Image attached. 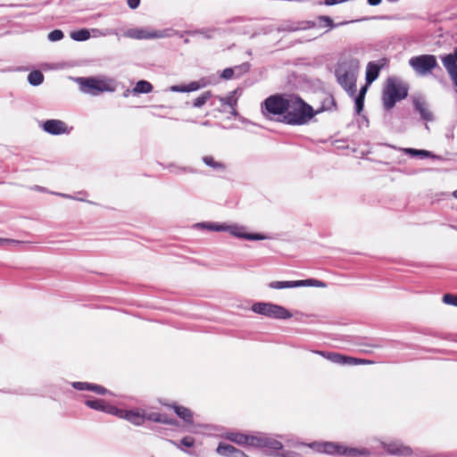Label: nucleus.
<instances>
[{
  "instance_id": "1",
  "label": "nucleus",
  "mask_w": 457,
  "mask_h": 457,
  "mask_svg": "<svg viewBox=\"0 0 457 457\" xmlns=\"http://www.w3.org/2000/svg\"><path fill=\"white\" fill-rule=\"evenodd\" d=\"M314 116L313 109L302 98L295 95H288V104L283 118L278 121L288 125L307 124Z\"/></svg>"
},
{
  "instance_id": "2",
  "label": "nucleus",
  "mask_w": 457,
  "mask_h": 457,
  "mask_svg": "<svg viewBox=\"0 0 457 457\" xmlns=\"http://www.w3.org/2000/svg\"><path fill=\"white\" fill-rule=\"evenodd\" d=\"M309 447L313 451L328 455H342L345 457L367 456L370 454L365 448L347 447L335 442H312Z\"/></svg>"
},
{
  "instance_id": "3",
  "label": "nucleus",
  "mask_w": 457,
  "mask_h": 457,
  "mask_svg": "<svg viewBox=\"0 0 457 457\" xmlns=\"http://www.w3.org/2000/svg\"><path fill=\"white\" fill-rule=\"evenodd\" d=\"M408 95V87L396 78H388L383 90V106L386 111L391 110L396 102L404 99Z\"/></svg>"
},
{
  "instance_id": "4",
  "label": "nucleus",
  "mask_w": 457,
  "mask_h": 457,
  "mask_svg": "<svg viewBox=\"0 0 457 457\" xmlns=\"http://www.w3.org/2000/svg\"><path fill=\"white\" fill-rule=\"evenodd\" d=\"M358 67V60L352 58L348 62H340L336 70L337 82L351 96L356 91L354 71Z\"/></svg>"
},
{
  "instance_id": "5",
  "label": "nucleus",
  "mask_w": 457,
  "mask_h": 457,
  "mask_svg": "<svg viewBox=\"0 0 457 457\" xmlns=\"http://www.w3.org/2000/svg\"><path fill=\"white\" fill-rule=\"evenodd\" d=\"M287 104L288 95H272L262 104V112L266 117L278 120L285 115Z\"/></svg>"
},
{
  "instance_id": "6",
  "label": "nucleus",
  "mask_w": 457,
  "mask_h": 457,
  "mask_svg": "<svg viewBox=\"0 0 457 457\" xmlns=\"http://www.w3.org/2000/svg\"><path fill=\"white\" fill-rule=\"evenodd\" d=\"M252 311L272 319L287 320L293 316L285 307L271 303H255Z\"/></svg>"
},
{
  "instance_id": "7",
  "label": "nucleus",
  "mask_w": 457,
  "mask_h": 457,
  "mask_svg": "<svg viewBox=\"0 0 457 457\" xmlns=\"http://www.w3.org/2000/svg\"><path fill=\"white\" fill-rule=\"evenodd\" d=\"M196 227L204 228L212 231H223L228 230L229 233L237 237L245 238L248 240H262L265 237L258 233H244L242 232L243 228L237 226H223L217 223L203 222L196 224Z\"/></svg>"
},
{
  "instance_id": "8",
  "label": "nucleus",
  "mask_w": 457,
  "mask_h": 457,
  "mask_svg": "<svg viewBox=\"0 0 457 457\" xmlns=\"http://www.w3.org/2000/svg\"><path fill=\"white\" fill-rule=\"evenodd\" d=\"M77 81L83 93L92 96H97L102 92L113 90L106 81L94 78H78Z\"/></svg>"
},
{
  "instance_id": "9",
  "label": "nucleus",
  "mask_w": 457,
  "mask_h": 457,
  "mask_svg": "<svg viewBox=\"0 0 457 457\" xmlns=\"http://www.w3.org/2000/svg\"><path fill=\"white\" fill-rule=\"evenodd\" d=\"M314 353L339 365H361L374 363V361L367 359L355 358L348 355H344L336 352L315 351Z\"/></svg>"
},
{
  "instance_id": "10",
  "label": "nucleus",
  "mask_w": 457,
  "mask_h": 457,
  "mask_svg": "<svg viewBox=\"0 0 457 457\" xmlns=\"http://www.w3.org/2000/svg\"><path fill=\"white\" fill-rule=\"evenodd\" d=\"M269 287L273 289H284L297 287H325V283L317 279H304L295 281H272L269 284Z\"/></svg>"
},
{
  "instance_id": "11",
  "label": "nucleus",
  "mask_w": 457,
  "mask_h": 457,
  "mask_svg": "<svg viewBox=\"0 0 457 457\" xmlns=\"http://www.w3.org/2000/svg\"><path fill=\"white\" fill-rule=\"evenodd\" d=\"M381 445L383 450L391 455L409 457L412 454L411 448L399 441L382 442Z\"/></svg>"
},
{
  "instance_id": "12",
  "label": "nucleus",
  "mask_w": 457,
  "mask_h": 457,
  "mask_svg": "<svg viewBox=\"0 0 457 457\" xmlns=\"http://www.w3.org/2000/svg\"><path fill=\"white\" fill-rule=\"evenodd\" d=\"M224 437L240 446H255V443L258 442L257 436L247 435L240 432H228Z\"/></svg>"
},
{
  "instance_id": "13",
  "label": "nucleus",
  "mask_w": 457,
  "mask_h": 457,
  "mask_svg": "<svg viewBox=\"0 0 457 457\" xmlns=\"http://www.w3.org/2000/svg\"><path fill=\"white\" fill-rule=\"evenodd\" d=\"M115 416L124 419L136 426L143 425L145 420V411H139L133 410H121L117 408Z\"/></svg>"
},
{
  "instance_id": "14",
  "label": "nucleus",
  "mask_w": 457,
  "mask_h": 457,
  "mask_svg": "<svg viewBox=\"0 0 457 457\" xmlns=\"http://www.w3.org/2000/svg\"><path fill=\"white\" fill-rule=\"evenodd\" d=\"M43 129L51 135L69 133L66 123L61 120H47L44 122Z\"/></svg>"
},
{
  "instance_id": "15",
  "label": "nucleus",
  "mask_w": 457,
  "mask_h": 457,
  "mask_svg": "<svg viewBox=\"0 0 457 457\" xmlns=\"http://www.w3.org/2000/svg\"><path fill=\"white\" fill-rule=\"evenodd\" d=\"M410 66L419 75H427L428 73V54L411 57L409 60Z\"/></svg>"
},
{
  "instance_id": "16",
  "label": "nucleus",
  "mask_w": 457,
  "mask_h": 457,
  "mask_svg": "<svg viewBox=\"0 0 457 457\" xmlns=\"http://www.w3.org/2000/svg\"><path fill=\"white\" fill-rule=\"evenodd\" d=\"M387 60L386 58L380 59L378 62H370L367 65L366 70V82L368 84L375 81L378 75L380 70L386 64Z\"/></svg>"
},
{
  "instance_id": "17",
  "label": "nucleus",
  "mask_w": 457,
  "mask_h": 457,
  "mask_svg": "<svg viewBox=\"0 0 457 457\" xmlns=\"http://www.w3.org/2000/svg\"><path fill=\"white\" fill-rule=\"evenodd\" d=\"M164 406L174 411L178 417L187 424H193V412L190 409L176 403H162Z\"/></svg>"
},
{
  "instance_id": "18",
  "label": "nucleus",
  "mask_w": 457,
  "mask_h": 457,
  "mask_svg": "<svg viewBox=\"0 0 457 457\" xmlns=\"http://www.w3.org/2000/svg\"><path fill=\"white\" fill-rule=\"evenodd\" d=\"M145 420L166 425H178V421L174 418L170 417L167 413L156 411L145 412Z\"/></svg>"
},
{
  "instance_id": "19",
  "label": "nucleus",
  "mask_w": 457,
  "mask_h": 457,
  "mask_svg": "<svg viewBox=\"0 0 457 457\" xmlns=\"http://www.w3.org/2000/svg\"><path fill=\"white\" fill-rule=\"evenodd\" d=\"M85 403L91 409L102 411L112 415H115L117 411V407L106 403L104 400H87Z\"/></svg>"
},
{
  "instance_id": "20",
  "label": "nucleus",
  "mask_w": 457,
  "mask_h": 457,
  "mask_svg": "<svg viewBox=\"0 0 457 457\" xmlns=\"http://www.w3.org/2000/svg\"><path fill=\"white\" fill-rule=\"evenodd\" d=\"M258 442L255 443V448H267L270 450H280L282 449V444L271 437L257 436Z\"/></svg>"
},
{
  "instance_id": "21",
  "label": "nucleus",
  "mask_w": 457,
  "mask_h": 457,
  "mask_svg": "<svg viewBox=\"0 0 457 457\" xmlns=\"http://www.w3.org/2000/svg\"><path fill=\"white\" fill-rule=\"evenodd\" d=\"M348 21L340 22L337 24H335L332 21V19L328 16L321 15L317 18V22L315 21H307V27L308 28H314L315 26H318L319 28H324L328 27L329 29L337 28L340 25L347 24Z\"/></svg>"
},
{
  "instance_id": "22",
  "label": "nucleus",
  "mask_w": 457,
  "mask_h": 457,
  "mask_svg": "<svg viewBox=\"0 0 457 457\" xmlns=\"http://www.w3.org/2000/svg\"><path fill=\"white\" fill-rule=\"evenodd\" d=\"M238 89L230 91L226 96H215L210 103L211 105H215V101L218 100L221 106L228 105L230 108L236 107L237 104V98L236 97V94Z\"/></svg>"
},
{
  "instance_id": "23",
  "label": "nucleus",
  "mask_w": 457,
  "mask_h": 457,
  "mask_svg": "<svg viewBox=\"0 0 457 457\" xmlns=\"http://www.w3.org/2000/svg\"><path fill=\"white\" fill-rule=\"evenodd\" d=\"M72 386L77 390H89L100 395H104L107 392L105 387L87 382H74Z\"/></svg>"
},
{
  "instance_id": "24",
  "label": "nucleus",
  "mask_w": 457,
  "mask_h": 457,
  "mask_svg": "<svg viewBox=\"0 0 457 457\" xmlns=\"http://www.w3.org/2000/svg\"><path fill=\"white\" fill-rule=\"evenodd\" d=\"M126 36L137 39L155 38L160 37L159 33L156 31L148 32L145 29H129L126 33Z\"/></svg>"
},
{
  "instance_id": "25",
  "label": "nucleus",
  "mask_w": 457,
  "mask_h": 457,
  "mask_svg": "<svg viewBox=\"0 0 457 457\" xmlns=\"http://www.w3.org/2000/svg\"><path fill=\"white\" fill-rule=\"evenodd\" d=\"M413 105L416 112H418L424 120H428V112L426 108V102L423 98L415 97L413 99Z\"/></svg>"
},
{
  "instance_id": "26",
  "label": "nucleus",
  "mask_w": 457,
  "mask_h": 457,
  "mask_svg": "<svg viewBox=\"0 0 457 457\" xmlns=\"http://www.w3.org/2000/svg\"><path fill=\"white\" fill-rule=\"evenodd\" d=\"M203 162L216 171H224L226 170V165L223 162L215 161L214 158L211 155H205L203 157Z\"/></svg>"
},
{
  "instance_id": "27",
  "label": "nucleus",
  "mask_w": 457,
  "mask_h": 457,
  "mask_svg": "<svg viewBox=\"0 0 457 457\" xmlns=\"http://www.w3.org/2000/svg\"><path fill=\"white\" fill-rule=\"evenodd\" d=\"M236 447L231 445H228V444H225V443H220L218 445V447L216 449V452L218 454L221 455V456H232L234 455L235 452H236Z\"/></svg>"
},
{
  "instance_id": "28",
  "label": "nucleus",
  "mask_w": 457,
  "mask_h": 457,
  "mask_svg": "<svg viewBox=\"0 0 457 457\" xmlns=\"http://www.w3.org/2000/svg\"><path fill=\"white\" fill-rule=\"evenodd\" d=\"M212 97V94L211 91H204L202 93L201 96L196 97L193 103L192 106L195 108H201L203 105H204L208 101H210Z\"/></svg>"
},
{
  "instance_id": "29",
  "label": "nucleus",
  "mask_w": 457,
  "mask_h": 457,
  "mask_svg": "<svg viewBox=\"0 0 457 457\" xmlns=\"http://www.w3.org/2000/svg\"><path fill=\"white\" fill-rule=\"evenodd\" d=\"M152 90V84L146 80H139L133 89V91L137 94H147L150 93Z\"/></svg>"
},
{
  "instance_id": "30",
  "label": "nucleus",
  "mask_w": 457,
  "mask_h": 457,
  "mask_svg": "<svg viewBox=\"0 0 457 457\" xmlns=\"http://www.w3.org/2000/svg\"><path fill=\"white\" fill-rule=\"evenodd\" d=\"M218 30V29L212 28L187 31V33L190 36L202 35L204 38L211 39L213 37L214 33Z\"/></svg>"
},
{
  "instance_id": "31",
  "label": "nucleus",
  "mask_w": 457,
  "mask_h": 457,
  "mask_svg": "<svg viewBox=\"0 0 457 457\" xmlns=\"http://www.w3.org/2000/svg\"><path fill=\"white\" fill-rule=\"evenodd\" d=\"M28 81L32 86H39L44 81V75L40 71H33L28 75Z\"/></svg>"
},
{
  "instance_id": "32",
  "label": "nucleus",
  "mask_w": 457,
  "mask_h": 457,
  "mask_svg": "<svg viewBox=\"0 0 457 457\" xmlns=\"http://www.w3.org/2000/svg\"><path fill=\"white\" fill-rule=\"evenodd\" d=\"M89 37H90V33L86 29L72 31L71 33V37L75 41H85V40L88 39Z\"/></svg>"
},
{
  "instance_id": "33",
  "label": "nucleus",
  "mask_w": 457,
  "mask_h": 457,
  "mask_svg": "<svg viewBox=\"0 0 457 457\" xmlns=\"http://www.w3.org/2000/svg\"><path fill=\"white\" fill-rule=\"evenodd\" d=\"M403 151L408 154L411 157H419L421 159H425L428 157V150H418L414 148H404Z\"/></svg>"
},
{
  "instance_id": "34",
  "label": "nucleus",
  "mask_w": 457,
  "mask_h": 457,
  "mask_svg": "<svg viewBox=\"0 0 457 457\" xmlns=\"http://www.w3.org/2000/svg\"><path fill=\"white\" fill-rule=\"evenodd\" d=\"M236 71V76L239 77L250 71L251 64L249 62H243L240 65H237L234 67Z\"/></svg>"
},
{
  "instance_id": "35",
  "label": "nucleus",
  "mask_w": 457,
  "mask_h": 457,
  "mask_svg": "<svg viewBox=\"0 0 457 457\" xmlns=\"http://www.w3.org/2000/svg\"><path fill=\"white\" fill-rule=\"evenodd\" d=\"M64 37L63 32L61 29H54L47 35L49 41L55 42L62 39Z\"/></svg>"
},
{
  "instance_id": "36",
  "label": "nucleus",
  "mask_w": 457,
  "mask_h": 457,
  "mask_svg": "<svg viewBox=\"0 0 457 457\" xmlns=\"http://www.w3.org/2000/svg\"><path fill=\"white\" fill-rule=\"evenodd\" d=\"M443 302L445 304L457 307V295L445 294L443 296Z\"/></svg>"
},
{
  "instance_id": "37",
  "label": "nucleus",
  "mask_w": 457,
  "mask_h": 457,
  "mask_svg": "<svg viewBox=\"0 0 457 457\" xmlns=\"http://www.w3.org/2000/svg\"><path fill=\"white\" fill-rule=\"evenodd\" d=\"M236 73L235 68H226L223 70L220 77L224 79H231Z\"/></svg>"
},
{
  "instance_id": "38",
  "label": "nucleus",
  "mask_w": 457,
  "mask_h": 457,
  "mask_svg": "<svg viewBox=\"0 0 457 457\" xmlns=\"http://www.w3.org/2000/svg\"><path fill=\"white\" fill-rule=\"evenodd\" d=\"M364 106V99L362 98V96H357L355 98V111L359 114L362 110Z\"/></svg>"
},
{
  "instance_id": "39",
  "label": "nucleus",
  "mask_w": 457,
  "mask_h": 457,
  "mask_svg": "<svg viewBox=\"0 0 457 457\" xmlns=\"http://www.w3.org/2000/svg\"><path fill=\"white\" fill-rule=\"evenodd\" d=\"M186 92L196 91L200 88V85L196 81L190 82L188 85H185Z\"/></svg>"
},
{
  "instance_id": "40",
  "label": "nucleus",
  "mask_w": 457,
  "mask_h": 457,
  "mask_svg": "<svg viewBox=\"0 0 457 457\" xmlns=\"http://www.w3.org/2000/svg\"><path fill=\"white\" fill-rule=\"evenodd\" d=\"M181 444L187 447H191L195 444V439L192 436H185L181 439Z\"/></svg>"
},
{
  "instance_id": "41",
  "label": "nucleus",
  "mask_w": 457,
  "mask_h": 457,
  "mask_svg": "<svg viewBox=\"0 0 457 457\" xmlns=\"http://www.w3.org/2000/svg\"><path fill=\"white\" fill-rule=\"evenodd\" d=\"M141 0H127V4L130 9H137Z\"/></svg>"
},
{
  "instance_id": "42",
  "label": "nucleus",
  "mask_w": 457,
  "mask_h": 457,
  "mask_svg": "<svg viewBox=\"0 0 457 457\" xmlns=\"http://www.w3.org/2000/svg\"><path fill=\"white\" fill-rule=\"evenodd\" d=\"M439 69L440 70V67L438 66L437 64V62H436V56L430 54V72L434 70V69Z\"/></svg>"
},
{
  "instance_id": "43",
  "label": "nucleus",
  "mask_w": 457,
  "mask_h": 457,
  "mask_svg": "<svg viewBox=\"0 0 457 457\" xmlns=\"http://www.w3.org/2000/svg\"><path fill=\"white\" fill-rule=\"evenodd\" d=\"M170 89L172 92H186V90H187L185 86H179V85L171 86L170 87Z\"/></svg>"
},
{
  "instance_id": "44",
  "label": "nucleus",
  "mask_w": 457,
  "mask_h": 457,
  "mask_svg": "<svg viewBox=\"0 0 457 457\" xmlns=\"http://www.w3.org/2000/svg\"><path fill=\"white\" fill-rule=\"evenodd\" d=\"M2 241H4L5 243L15 245H23L24 243L21 241L16 240H10V239H1Z\"/></svg>"
},
{
  "instance_id": "45",
  "label": "nucleus",
  "mask_w": 457,
  "mask_h": 457,
  "mask_svg": "<svg viewBox=\"0 0 457 457\" xmlns=\"http://www.w3.org/2000/svg\"><path fill=\"white\" fill-rule=\"evenodd\" d=\"M368 4L372 6L378 5L381 3V0H367Z\"/></svg>"
},
{
  "instance_id": "46",
  "label": "nucleus",
  "mask_w": 457,
  "mask_h": 457,
  "mask_svg": "<svg viewBox=\"0 0 457 457\" xmlns=\"http://www.w3.org/2000/svg\"><path fill=\"white\" fill-rule=\"evenodd\" d=\"M366 90H367L366 87H362L361 88L360 93H359V95H358V96H362V98L364 99V96H365V94H366Z\"/></svg>"
},
{
  "instance_id": "47",
  "label": "nucleus",
  "mask_w": 457,
  "mask_h": 457,
  "mask_svg": "<svg viewBox=\"0 0 457 457\" xmlns=\"http://www.w3.org/2000/svg\"><path fill=\"white\" fill-rule=\"evenodd\" d=\"M230 114L234 117L237 116V112L236 111V107L231 108Z\"/></svg>"
},
{
  "instance_id": "48",
  "label": "nucleus",
  "mask_w": 457,
  "mask_h": 457,
  "mask_svg": "<svg viewBox=\"0 0 457 457\" xmlns=\"http://www.w3.org/2000/svg\"><path fill=\"white\" fill-rule=\"evenodd\" d=\"M237 31H240V32H243V33H245V34H246V33H248V32H249V31H247L246 29H245V28H244V29L237 28Z\"/></svg>"
},
{
  "instance_id": "49",
  "label": "nucleus",
  "mask_w": 457,
  "mask_h": 457,
  "mask_svg": "<svg viewBox=\"0 0 457 457\" xmlns=\"http://www.w3.org/2000/svg\"><path fill=\"white\" fill-rule=\"evenodd\" d=\"M60 195H62V197H65V198H71V195H65V194H60Z\"/></svg>"
},
{
  "instance_id": "50",
  "label": "nucleus",
  "mask_w": 457,
  "mask_h": 457,
  "mask_svg": "<svg viewBox=\"0 0 457 457\" xmlns=\"http://www.w3.org/2000/svg\"><path fill=\"white\" fill-rule=\"evenodd\" d=\"M210 124V121L205 120L202 123L203 126H208Z\"/></svg>"
},
{
  "instance_id": "51",
  "label": "nucleus",
  "mask_w": 457,
  "mask_h": 457,
  "mask_svg": "<svg viewBox=\"0 0 457 457\" xmlns=\"http://www.w3.org/2000/svg\"><path fill=\"white\" fill-rule=\"evenodd\" d=\"M453 195L454 198L457 199V189L455 191H453Z\"/></svg>"
},
{
  "instance_id": "52",
  "label": "nucleus",
  "mask_w": 457,
  "mask_h": 457,
  "mask_svg": "<svg viewBox=\"0 0 457 457\" xmlns=\"http://www.w3.org/2000/svg\"><path fill=\"white\" fill-rule=\"evenodd\" d=\"M429 156H430V158H435L436 157L432 153L429 154Z\"/></svg>"
},
{
  "instance_id": "53",
  "label": "nucleus",
  "mask_w": 457,
  "mask_h": 457,
  "mask_svg": "<svg viewBox=\"0 0 457 457\" xmlns=\"http://www.w3.org/2000/svg\"><path fill=\"white\" fill-rule=\"evenodd\" d=\"M184 42H185L186 44H187V43L189 42V40H188L187 38H186V39L184 40Z\"/></svg>"
},
{
  "instance_id": "54",
  "label": "nucleus",
  "mask_w": 457,
  "mask_h": 457,
  "mask_svg": "<svg viewBox=\"0 0 457 457\" xmlns=\"http://www.w3.org/2000/svg\"><path fill=\"white\" fill-rule=\"evenodd\" d=\"M425 127H426V129H428V126L427 122L425 123Z\"/></svg>"
}]
</instances>
